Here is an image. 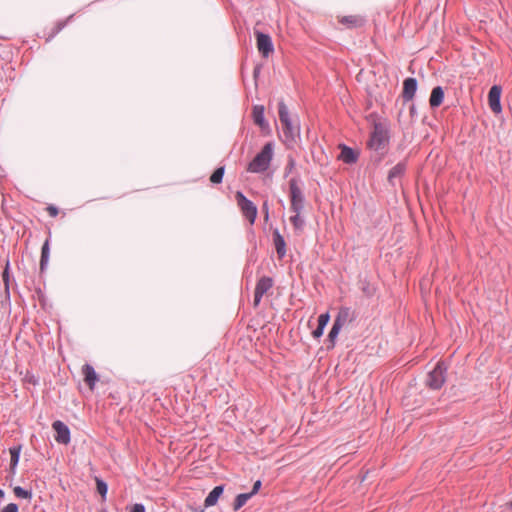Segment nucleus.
Returning a JSON list of instances; mask_svg holds the SVG:
<instances>
[{
  "label": "nucleus",
  "mask_w": 512,
  "mask_h": 512,
  "mask_svg": "<svg viewBox=\"0 0 512 512\" xmlns=\"http://www.w3.org/2000/svg\"><path fill=\"white\" fill-rule=\"evenodd\" d=\"M389 125L386 120H373V130L368 146L375 150H383L389 143Z\"/></svg>",
  "instance_id": "f257e3e1"
},
{
  "label": "nucleus",
  "mask_w": 512,
  "mask_h": 512,
  "mask_svg": "<svg viewBox=\"0 0 512 512\" xmlns=\"http://www.w3.org/2000/svg\"><path fill=\"white\" fill-rule=\"evenodd\" d=\"M279 119L282 124L283 133L286 142H294L300 135V129L298 124H294L284 103L279 104Z\"/></svg>",
  "instance_id": "f03ea898"
},
{
  "label": "nucleus",
  "mask_w": 512,
  "mask_h": 512,
  "mask_svg": "<svg viewBox=\"0 0 512 512\" xmlns=\"http://www.w3.org/2000/svg\"><path fill=\"white\" fill-rule=\"evenodd\" d=\"M275 149L276 143L274 141H269L265 143L258 152V173L271 170Z\"/></svg>",
  "instance_id": "7ed1b4c3"
},
{
  "label": "nucleus",
  "mask_w": 512,
  "mask_h": 512,
  "mask_svg": "<svg viewBox=\"0 0 512 512\" xmlns=\"http://www.w3.org/2000/svg\"><path fill=\"white\" fill-rule=\"evenodd\" d=\"M445 371L442 362H438L435 368L429 373L427 378V385L431 389H440L445 382Z\"/></svg>",
  "instance_id": "20e7f679"
},
{
  "label": "nucleus",
  "mask_w": 512,
  "mask_h": 512,
  "mask_svg": "<svg viewBox=\"0 0 512 512\" xmlns=\"http://www.w3.org/2000/svg\"><path fill=\"white\" fill-rule=\"evenodd\" d=\"M237 205L241 209L243 215L249 220L250 224L254 223L256 216V208L252 201L248 200L241 192L235 195Z\"/></svg>",
  "instance_id": "39448f33"
},
{
  "label": "nucleus",
  "mask_w": 512,
  "mask_h": 512,
  "mask_svg": "<svg viewBox=\"0 0 512 512\" xmlns=\"http://www.w3.org/2000/svg\"><path fill=\"white\" fill-rule=\"evenodd\" d=\"M290 198L292 211L301 212L304 205V198L295 179L290 180Z\"/></svg>",
  "instance_id": "423d86ee"
},
{
  "label": "nucleus",
  "mask_w": 512,
  "mask_h": 512,
  "mask_svg": "<svg viewBox=\"0 0 512 512\" xmlns=\"http://www.w3.org/2000/svg\"><path fill=\"white\" fill-rule=\"evenodd\" d=\"M56 435L55 440L60 444L67 445L70 442V430L66 424L60 420H56L52 424Z\"/></svg>",
  "instance_id": "0eeeda50"
},
{
  "label": "nucleus",
  "mask_w": 512,
  "mask_h": 512,
  "mask_svg": "<svg viewBox=\"0 0 512 512\" xmlns=\"http://www.w3.org/2000/svg\"><path fill=\"white\" fill-rule=\"evenodd\" d=\"M258 52L263 58H269L274 53V45L270 36L258 33Z\"/></svg>",
  "instance_id": "6e6552de"
},
{
  "label": "nucleus",
  "mask_w": 512,
  "mask_h": 512,
  "mask_svg": "<svg viewBox=\"0 0 512 512\" xmlns=\"http://www.w3.org/2000/svg\"><path fill=\"white\" fill-rule=\"evenodd\" d=\"M502 89L498 85H494L490 88L488 93V104L492 112L495 114H499L502 111V106L500 103Z\"/></svg>",
  "instance_id": "1a4fd4ad"
},
{
  "label": "nucleus",
  "mask_w": 512,
  "mask_h": 512,
  "mask_svg": "<svg viewBox=\"0 0 512 512\" xmlns=\"http://www.w3.org/2000/svg\"><path fill=\"white\" fill-rule=\"evenodd\" d=\"M417 89V81L415 78H407L403 83V97L406 100H412Z\"/></svg>",
  "instance_id": "9d476101"
},
{
  "label": "nucleus",
  "mask_w": 512,
  "mask_h": 512,
  "mask_svg": "<svg viewBox=\"0 0 512 512\" xmlns=\"http://www.w3.org/2000/svg\"><path fill=\"white\" fill-rule=\"evenodd\" d=\"M273 244L278 257L283 258L286 255V243L278 230L273 232Z\"/></svg>",
  "instance_id": "9b49d317"
},
{
  "label": "nucleus",
  "mask_w": 512,
  "mask_h": 512,
  "mask_svg": "<svg viewBox=\"0 0 512 512\" xmlns=\"http://www.w3.org/2000/svg\"><path fill=\"white\" fill-rule=\"evenodd\" d=\"M82 373L84 375V381L88 384L89 388L92 390L95 386L97 379H98L94 368L89 364H85L82 368Z\"/></svg>",
  "instance_id": "f8f14e48"
},
{
  "label": "nucleus",
  "mask_w": 512,
  "mask_h": 512,
  "mask_svg": "<svg viewBox=\"0 0 512 512\" xmlns=\"http://www.w3.org/2000/svg\"><path fill=\"white\" fill-rule=\"evenodd\" d=\"M263 106H258V128L260 129V133L262 136H270L271 135V127L267 121H265L263 117Z\"/></svg>",
  "instance_id": "ddd939ff"
},
{
  "label": "nucleus",
  "mask_w": 512,
  "mask_h": 512,
  "mask_svg": "<svg viewBox=\"0 0 512 512\" xmlns=\"http://www.w3.org/2000/svg\"><path fill=\"white\" fill-rule=\"evenodd\" d=\"M443 99H444V91H443L442 87L437 86V87L433 88L431 95H430V99H429L430 106L432 108L439 107L442 104Z\"/></svg>",
  "instance_id": "4468645a"
},
{
  "label": "nucleus",
  "mask_w": 512,
  "mask_h": 512,
  "mask_svg": "<svg viewBox=\"0 0 512 512\" xmlns=\"http://www.w3.org/2000/svg\"><path fill=\"white\" fill-rule=\"evenodd\" d=\"M358 154L350 147L342 146L341 153L339 155V159L344 163L352 164L357 161Z\"/></svg>",
  "instance_id": "2eb2a0df"
},
{
  "label": "nucleus",
  "mask_w": 512,
  "mask_h": 512,
  "mask_svg": "<svg viewBox=\"0 0 512 512\" xmlns=\"http://www.w3.org/2000/svg\"><path fill=\"white\" fill-rule=\"evenodd\" d=\"M222 493L223 486H216L206 497L204 502L205 507L214 506L217 503L219 497L222 495Z\"/></svg>",
  "instance_id": "dca6fc26"
},
{
  "label": "nucleus",
  "mask_w": 512,
  "mask_h": 512,
  "mask_svg": "<svg viewBox=\"0 0 512 512\" xmlns=\"http://www.w3.org/2000/svg\"><path fill=\"white\" fill-rule=\"evenodd\" d=\"M340 22L348 27H360L363 25L364 19L358 15H349L342 17Z\"/></svg>",
  "instance_id": "f3484780"
},
{
  "label": "nucleus",
  "mask_w": 512,
  "mask_h": 512,
  "mask_svg": "<svg viewBox=\"0 0 512 512\" xmlns=\"http://www.w3.org/2000/svg\"><path fill=\"white\" fill-rule=\"evenodd\" d=\"M254 493H256V483L253 484L250 493L240 494L236 497L234 502V510L240 509L251 498V496Z\"/></svg>",
  "instance_id": "a211bd4d"
},
{
  "label": "nucleus",
  "mask_w": 512,
  "mask_h": 512,
  "mask_svg": "<svg viewBox=\"0 0 512 512\" xmlns=\"http://www.w3.org/2000/svg\"><path fill=\"white\" fill-rule=\"evenodd\" d=\"M273 286V280L270 277H262L258 281V297L268 292Z\"/></svg>",
  "instance_id": "6ab92c4d"
},
{
  "label": "nucleus",
  "mask_w": 512,
  "mask_h": 512,
  "mask_svg": "<svg viewBox=\"0 0 512 512\" xmlns=\"http://www.w3.org/2000/svg\"><path fill=\"white\" fill-rule=\"evenodd\" d=\"M350 316L349 308H341L338 315L335 318L334 324L343 327Z\"/></svg>",
  "instance_id": "aec40b11"
},
{
  "label": "nucleus",
  "mask_w": 512,
  "mask_h": 512,
  "mask_svg": "<svg viewBox=\"0 0 512 512\" xmlns=\"http://www.w3.org/2000/svg\"><path fill=\"white\" fill-rule=\"evenodd\" d=\"M20 451H21V446L12 447L9 449V452L11 455L10 467L13 472H14V470L18 464V461H19Z\"/></svg>",
  "instance_id": "412c9836"
},
{
  "label": "nucleus",
  "mask_w": 512,
  "mask_h": 512,
  "mask_svg": "<svg viewBox=\"0 0 512 512\" xmlns=\"http://www.w3.org/2000/svg\"><path fill=\"white\" fill-rule=\"evenodd\" d=\"M405 164L404 163H398L397 165H395L390 171H389V174H388V180L390 182L393 181V179L395 177H400L401 175H403L404 171H405Z\"/></svg>",
  "instance_id": "4be33fe9"
},
{
  "label": "nucleus",
  "mask_w": 512,
  "mask_h": 512,
  "mask_svg": "<svg viewBox=\"0 0 512 512\" xmlns=\"http://www.w3.org/2000/svg\"><path fill=\"white\" fill-rule=\"evenodd\" d=\"M13 492H14L15 496L18 498L28 499V500H30L32 498V492L29 490H25L20 486L14 487Z\"/></svg>",
  "instance_id": "5701e85b"
},
{
  "label": "nucleus",
  "mask_w": 512,
  "mask_h": 512,
  "mask_svg": "<svg viewBox=\"0 0 512 512\" xmlns=\"http://www.w3.org/2000/svg\"><path fill=\"white\" fill-rule=\"evenodd\" d=\"M48 258H49V243H48V241H46L42 247V252H41V262H40L41 270L44 269V266L48 262Z\"/></svg>",
  "instance_id": "b1692460"
},
{
  "label": "nucleus",
  "mask_w": 512,
  "mask_h": 512,
  "mask_svg": "<svg viewBox=\"0 0 512 512\" xmlns=\"http://www.w3.org/2000/svg\"><path fill=\"white\" fill-rule=\"evenodd\" d=\"M223 175H224V167H219L211 175L210 181L213 184H219V183H221V181L223 179Z\"/></svg>",
  "instance_id": "393cba45"
},
{
  "label": "nucleus",
  "mask_w": 512,
  "mask_h": 512,
  "mask_svg": "<svg viewBox=\"0 0 512 512\" xmlns=\"http://www.w3.org/2000/svg\"><path fill=\"white\" fill-rule=\"evenodd\" d=\"M294 213L295 214L290 217V221L296 229L301 230L304 225V220L300 216L301 212H294Z\"/></svg>",
  "instance_id": "a878e982"
},
{
  "label": "nucleus",
  "mask_w": 512,
  "mask_h": 512,
  "mask_svg": "<svg viewBox=\"0 0 512 512\" xmlns=\"http://www.w3.org/2000/svg\"><path fill=\"white\" fill-rule=\"evenodd\" d=\"M96 486H97V491H98V493H99L102 497H105V496H106V494H107V491H108L107 484H106L105 482H103L102 480L97 479V480H96Z\"/></svg>",
  "instance_id": "bb28decb"
},
{
  "label": "nucleus",
  "mask_w": 512,
  "mask_h": 512,
  "mask_svg": "<svg viewBox=\"0 0 512 512\" xmlns=\"http://www.w3.org/2000/svg\"><path fill=\"white\" fill-rule=\"evenodd\" d=\"M341 329H342V327H340V326H337V325L333 324V326H332V328H331V330H330V332H329V335H328L329 340H330L333 344H334V341H335V339L337 338V336H338V334H339V332H340V330H341Z\"/></svg>",
  "instance_id": "cd10ccee"
},
{
  "label": "nucleus",
  "mask_w": 512,
  "mask_h": 512,
  "mask_svg": "<svg viewBox=\"0 0 512 512\" xmlns=\"http://www.w3.org/2000/svg\"><path fill=\"white\" fill-rule=\"evenodd\" d=\"M2 278H3L4 285H5V289L8 290L9 289V261L8 260L6 261Z\"/></svg>",
  "instance_id": "c85d7f7f"
},
{
  "label": "nucleus",
  "mask_w": 512,
  "mask_h": 512,
  "mask_svg": "<svg viewBox=\"0 0 512 512\" xmlns=\"http://www.w3.org/2000/svg\"><path fill=\"white\" fill-rule=\"evenodd\" d=\"M329 319H330V316L328 313H323L319 316L318 318V325H320L321 327H324L328 324L329 322Z\"/></svg>",
  "instance_id": "c756f323"
},
{
  "label": "nucleus",
  "mask_w": 512,
  "mask_h": 512,
  "mask_svg": "<svg viewBox=\"0 0 512 512\" xmlns=\"http://www.w3.org/2000/svg\"><path fill=\"white\" fill-rule=\"evenodd\" d=\"M2 512H18V506L14 503L8 504Z\"/></svg>",
  "instance_id": "7c9ffc66"
},
{
  "label": "nucleus",
  "mask_w": 512,
  "mask_h": 512,
  "mask_svg": "<svg viewBox=\"0 0 512 512\" xmlns=\"http://www.w3.org/2000/svg\"><path fill=\"white\" fill-rule=\"evenodd\" d=\"M46 210L51 217H56L58 215V209L53 205L48 206Z\"/></svg>",
  "instance_id": "2f4dec72"
},
{
  "label": "nucleus",
  "mask_w": 512,
  "mask_h": 512,
  "mask_svg": "<svg viewBox=\"0 0 512 512\" xmlns=\"http://www.w3.org/2000/svg\"><path fill=\"white\" fill-rule=\"evenodd\" d=\"M324 327L318 325V327L312 332L314 338H319L323 335Z\"/></svg>",
  "instance_id": "473e14b6"
},
{
  "label": "nucleus",
  "mask_w": 512,
  "mask_h": 512,
  "mask_svg": "<svg viewBox=\"0 0 512 512\" xmlns=\"http://www.w3.org/2000/svg\"><path fill=\"white\" fill-rule=\"evenodd\" d=\"M130 512H145V507L142 504H134Z\"/></svg>",
  "instance_id": "72a5a7b5"
},
{
  "label": "nucleus",
  "mask_w": 512,
  "mask_h": 512,
  "mask_svg": "<svg viewBox=\"0 0 512 512\" xmlns=\"http://www.w3.org/2000/svg\"><path fill=\"white\" fill-rule=\"evenodd\" d=\"M248 170L251 171V172H255L256 171V158H254L250 164H249V167H248Z\"/></svg>",
  "instance_id": "f704fd0d"
},
{
  "label": "nucleus",
  "mask_w": 512,
  "mask_h": 512,
  "mask_svg": "<svg viewBox=\"0 0 512 512\" xmlns=\"http://www.w3.org/2000/svg\"><path fill=\"white\" fill-rule=\"evenodd\" d=\"M294 164H295L294 160L292 158H290L286 169L291 171L294 167Z\"/></svg>",
  "instance_id": "c9c22d12"
},
{
  "label": "nucleus",
  "mask_w": 512,
  "mask_h": 512,
  "mask_svg": "<svg viewBox=\"0 0 512 512\" xmlns=\"http://www.w3.org/2000/svg\"><path fill=\"white\" fill-rule=\"evenodd\" d=\"M263 210L265 212V220H267L268 219V212H267V203L266 202L263 203Z\"/></svg>",
  "instance_id": "e433bc0d"
},
{
  "label": "nucleus",
  "mask_w": 512,
  "mask_h": 512,
  "mask_svg": "<svg viewBox=\"0 0 512 512\" xmlns=\"http://www.w3.org/2000/svg\"><path fill=\"white\" fill-rule=\"evenodd\" d=\"M251 115L256 120V106H253L251 109Z\"/></svg>",
  "instance_id": "4c0bfd02"
},
{
  "label": "nucleus",
  "mask_w": 512,
  "mask_h": 512,
  "mask_svg": "<svg viewBox=\"0 0 512 512\" xmlns=\"http://www.w3.org/2000/svg\"><path fill=\"white\" fill-rule=\"evenodd\" d=\"M253 77H256V68L253 69Z\"/></svg>",
  "instance_id": "58836bf2"
},
{
  "label": "nucleus",
  "mask_w": 512,
  "mask_h": 512,
  "mask_svg": "<svg viewBox=\"0 0 512 512\" xmlns=\"http://www.w3.org/2000/svg\"><path fill=\"white\" fill-rule=\"evenodd\" d=\"M4 496V492L2 490H0V497H3Z\"/></svg>",
  "instance_id": "ea45409f"
},
{
  "label": "nucleus",
  "mask_w": 512,
  "mask_h": 512,
  "mask_svg": "<svg viewBox=\"0 0 512 512\" xmlns=\"http://www.w3.org/2000/svg\"><path fill=\"white\" fill-rule=\"evenodd\" d=\"M257 485H258V489H259V488H260V486H261L260 481H258V482H257Z\"/></svg>",
  "instance_id": "a19ab883"
},
{
  "label": "nucleus",
  "mask_w": 512,
  "mask_h": 512,
  "mask_svg": "<svg viewBox=\"0 0 512 512\" xmlns=\"http://www.w3.org/2000/svg\"><path fill=\"white\" fill-rule=\"evenodd\" d=\"M256 300H257V297L256 295L254 296V303L256 304Z\"/></svg>",
  "instance_id": "79ce46f5"
}]
</instances>
